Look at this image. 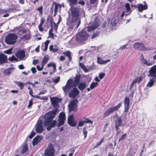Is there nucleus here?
Listing matches in <instances>:
<instances>
[{
	"label": "nucleus",
	"mask_w": 156,
	"mask_h": 156,
	"mask_svg": "<svg viewBox=\"0 0 156 156\" xmlns=\"http://www.w3.org/2000/svg\"><path fill=\"white\" fill-rule=\"evenodd\" d=\"M55 111H50L45 114L42 118H40L37 121L36 125V131L38 133H41L44 129L43 122H44L45 126L48 130H50L51 128L55 126L56 123L55 120L52 121L53 119L55 117Z\"/></svg>",
	"instance_id": "obj_1"
},
{
	"label": "nucleus",
	"mask_w": 156,
	"mask_h": 156,
	"mask_svg": "<svg viewBox=\"0 0 156 156\" xmlns=\"http://www.w3.org/2000/svg\"><path fill=\"white\" fill-rule=\"evenodd\" d=\"M99 26L98 23L96 21H94L91 26H89L87 28H84L76 35V40L79 42H82L86 41L89 36L90 32L95 30Z\"/></svg>",
	"instance_id": "obj_2"
},
{
	"label": "nucleus",
	"mask_w": 156,
	"mask_h": 156,
	"mask_svg": "<svg viewBox=\"0 0 156 156\" xmlns=\"http://www.w3.org/2000/svg\"><path fill=\"white\" fill-rule=\"evenodd\" d=\"M77 86L70 85L66 83L65 86H63L62 89L65 94H69V97L72 98L76 97L79 93V91L76 88Z\"/></svg>",
	"instance_id": "obj_3"
},
{
	"label": "nucleus",
	"mask_w": 156,
	"mask_h": 156,
	"mask_svg": "<svg viewBox=\"0 0 156 156\" xmlns=\"http://www.w3.org/2000/svg\"><path fill=\"white\" fill-rule=\"evenodd\" d=\"M17 38V36L16 34H11L6 37L5 41L8 44H13L16 42Z\"/></svg>",
	"instance_id": "obj_4"
},
{
	"label": "nucleus",
	"mask_w": 156,
	"mask_h": 156,
	"mask_svg": "<svg viewBox=\"0 0 156 156\" xmlns=\"http://www.w3.org/2000/svg\"><path fill=\"white\" fill-rule=\"evenodd\" d=\"M121 106V103L118 104L116 106H112L109 108L103 114V116L105 117L112 113L118 110Z\"/></svg>",
	"instance_id": "obj_5"
},
{
	"label": "nucleus",
	"mask_w": 156,
	"mask_h": 156,
	"mask_svg": "<svg viewBox=\"0 0 156 156\" xmlns=\"http://www.w3.org/2000/svg\"><path fill=\"white\" fill-rule=\"evenodd\" d=\"M55 150L53 145L50 144L45 151L44 155L45 156H55Z\"/></svg>",
	"instance_id": "obj_6"
},
{
	"label": "nucleus",
	"mask_w": 156,
	"mask_h": 156,
	"mask_svg": "<svg viewBox=\"0 0 156 156\" xmlns=\"http://www.w3.org/2000/svg\"><path fill=\"white\" fill-rule=\"evenodd\" d=\"M70 11L72 16L75 20L79 16V9L72 6L70 8Z\"/></svg>",
	"instance_id": "obj_7"
},
{
	"label": "nucleus",
	"mask_w": 156,
	"mask_h": 156,
	"mask_svg": "<svg viewBox=\"0 0 156 156\" xmlns=\"http://www.w3.org/2000/svg\"><path fill=\"white\" fill-rule=\"evenodd\" d=\"M80 79V76H77L75 77L74 80L69 79L67 81L66 83L70 85H73L74 86H77L79 83Z\"/></svg>",
	"instance_id": "obj_8"
},
{
	"label": "nucleus",
	"mask_w": 156,
	"mask_h": 156,
	"mask_svg": "<svg viewBox=\"0 0 156 156\" xmlns=\"http://www.w3.org/2000/svg\"><path fill=\"white\" fill-rule=\"evenodd\" d=\"M65 120V114L64 112H62L59 114L58 119L59 123L57 125V126H60L63 125Z\"/></svg>",
	"instance_id": "obj_9"
},
{
	"label": "nucleus",
	"mask_w": 156,
	"mask_h": 156,
	"mask_svg": "<svg viewBox=\"0 0 156 156\" xmlns=\"http://www.w3.org/2000/svg\"><path fill=\"white\" fill-rule=\"evenodd\" d=\"M115 127L117 131H118L119 127L121 126L122 120L120 117L117 116L115 119Z\"/></svg>",
	"instance_id": "obj_10"
},
{
	"label": "nucleus",
	"mask_w": 156,
	"mask_h": 156,
	"mask_svg": "<svg viewBox=\"0 0 156 156\" xmlns=\"http://www.w3.org/2000/svg\"><path fill=\"white\" fill-rule=\"evenodd\" d=\"M43 137L42 136H37L33 140L32 144L33 146H35L40 142L42 139Z\"/></svg>",
	"instance_id": "obj_11"
},
{
	"label": "nucleus",
	"mask_w": 156,
	"mask_h": 156,
	"mask_svg": "<svg viewBox=\"0 0 156 156\" xmlns=\"http://www.w3.org/2000/svg\"><path fill=\"white\" fill-rule=\"evenodd\" d=\"M133 47L136 50H144L145 49V48L143 44L138 42L135 43L133 45Z\"/></svg>",
	"instance_id": "obj_12"
},
{
	"label": "nucleus",
	"mask_w": 156,
	"mask_h": 156,
	"mask_svg": "<svg viewBox=\"0 0 156 156\" xmlns=\"http://www.w3.org/2000/svg\"><path fill=\"white\" fill-rule=\"evenodd\" d=\"M129 98L126 97L124 99V105L125 107L124 112H127L129 108Z\"/></svg>",
	"instance_id": "obj_13"
},
{
	"label": "nucleus",
	"mask_w": 156,
	"mask_h": 156,
	"mask_svg": "<svg viewBox=\"0 0 156 156\" xmlns=\"http://www.w3.org/2000/svg\"><path fill=\"white\" fill-rule=\"evenodd\" d=\"M76 102L73 100L71 101L69 105V108L70 111H75L76 110Z\"/></svg>",
	"instance_id": "obj_14"
},
{
	"label": "nucleus",
	"mask_w": 156,
	"mask_h": 156,
	"mask_svg": "<svg viewBox=\"0 0 156 156\" xmlns=\"http://www.w3.org/2000/svg\"><path fill=\"white\" fill-rule=\"evenodd\" d=\"M7 56L3 53L0 54V64L7 62Z\"/></svg>",
	"instance_id": "obj_15"
},
{
	"label": "nucleus",
	"mask_w": 156,
	"mask_h": 156,
	"mask_svg": "<svg viewBox=\"0 0 156 156\" xmlns=\"http://www.w3.org/2000/svg\"><path fill=\"white\" fill-rule=\"evenodd\" d=\"M50 100L52 104L55 106H57L58 103L61 101L60 99L55 97L51 98Z\"/></svg>",
	"instance_id": "obj_16"
},
{
	"label": "nucleus",
	"mask_w": 156,
	"mask_h": 156,
	"mask_svg": "<svg viewBox=\"0 0 156 156\" xmlns=\"http://www.w3.org/2000/svg\"><path fill=\"white\" fill-rule=\"evenodd\" d=\"M16 55L18 58L22 59L25 56V52L23 51H18L16 54Z\"/></svg>",
	"instance_id": "obj_17"
},
{
	"label": "nucleus",
	"mask_w": 156,
	"mask_h": 156,
	"mask_svg": "<svg viewBox=\"0 0 156 156\" xmlns=\"http://www.w3.org/2000/svg\"><path fill=\"white\" fill-rule=\"evenodd\" d=\"M140 58L141 61L144 64L148 66H151V63L149 62V61H147L146 59L144 58V55L143 54H141L140 55Z\"/></svg>",
	"instance_id": "obj_18"
},
{
	"label": "nucleus",
	"mask_w": 156,
	"mask_h": 156,
	"mask_svg": "<svg viewBox=\"0 0 156 156\" xmlns=\"http://www.w3.org/2000/svg\"><path fill=\"white\" fill-rule=\"evenodd\" d=\"M110 59H108L106 60H104L100 57L97 58V62L100 64L103 65L106 64L107 63L110 62Z\"/></svg>",
	"instance_id": "obj_19"
},
{
	"label": "nucleus",
	"mask_w": 156,
	"mask_h": 156,
	"mask_svg": "<svg viewBox=\"0 0 156 156\" xmlns=\"http://www.w3.org/2000/svg\"><path fill=\"white\" fill-rule=\"evenodd\" d=\"M156 72V66H153L150 70L149 71V74L148 76H155Z\"/></svg>",
	"instance_id": "obj_20"
},
{
	"label": "nucleus",
	"mask_w": 156,
	"mask_h": 156,
	"mask_svg": "<svg viewBox=\"0 0 156 156\" xmlns=\"http://www.w3.org/2000/svg\"><path fill=\"white\" fill-rule=\"evenodd\" d=\"M137 8L139 12H142L144 10L147 9V6L145 5H143L142 4H139L137 5Z\"/></svg>",
	"instance_id": "obj_21"
},
{
	"label": "nucleus",
	"mask_w": 156,
	"mask_h": 156,
	"mask_svg": "<svg viewBox=\"0 0 156 156\" xmlns=\"http://www.w3.org/2000/svg\"><path fill=\"white\" fill-rule=\"evenodd\" d=\"M50 41L48 40L45 42L44 44H42L41 48L43 51H46L47 50L48 45Z\"/></svg>",
	"instance_id": "obj_22"
},
{
	"label": "nucleus",
	"mask_w": 156,
	"mask_h": 156,
	"mask_svg": "<svg viewBox=\"0 0 156 156\" xmlns=\"http://www.w3.org/2000/svg\"><path fill=\"white\" fill-rule=\"evenodd\" d=\"M126 9V11L125 12V14L126 15H129L131 12L130 5L129 3H127L125 5Z\"/></svg>",
	"instance_id": "obj_23"
},
{
	"label": "nucleus",
	"mask_w": 156,
	"mask_h": 156,
	"mask_svg": "<svg viewBox=\"0 0 156 156\" xmlns=\"http://www.w3.org/2000/svg\"><path fill=\"white\" fill-rule=\"evenodd\" d=\"M155 80V77H153L152 79H150V81H148L147 85V87H152L154 83Z\"/></svg>",
	"instance_id": "obj_24"
},
{
	"label": "nucleus",
	"mask_w": 156,
	"mask_h": 156,
	"mask_svg": "<svg viewBox=\"0 0 156 156\" xmlns=\"http://www.w3.org/2000/svg\"><path fill=\"white\" fill-rule=\"evenodd\" d=\"M98 85V83H97L93 82L91 83L90 88H87V90L88 91H89L90 90H92L95 87L97 86Z\"/></svg>",
	"instance_id": "obj_25"
},
{
	"label": "nucleus",
	"mask_w": 156,
	"mask_h": 156,
	"mask_svg": "<svg viewBox=\"0 0 156 156\" xmlns=\"http://www.w3.org/2000/svg\"><path fill=\"white\" fill-rule=\"evenodd\" d=\"M14 69V68L13 67L8 68L5 70L4 73L6 75H9Z\"/></svg>",
	"instance_id": "obj_26"
},
{
	"label": "nucleus",
	"mask_w": 156,
	"mask_h": 156,
	"mask_svg": "<svg viewBox=\"0 0 156 156\" xmlns=\"http://www.w3.org/2000/svg\"><path fill=\"white\" fill-rule=\"evenodd\" d=\"M86 87V83H79L78 88L81 90H83Z\"/></svg>",
	"instance_id": "obj_27"
},
{
	"label": "nucleus",
	"mask_w": 156,
	"mask_h": 156,
	"mask_svg": "<svg viewBox=\"0 0 156 156\" xmlns=\"http://www.w3.org/2000/svg\"><path fill=\"white\" fill-rule=\"evenodd\" d=\"M49 58L47 56H45L43 58L42 61L41 62V65L44 66L48 62Z\"/></svg>",
	"instance_id": "obj_28"
},
{
	"label": "nucleus",
	"mask_w": 156,
	"mask_h": 156,
	"mask_svg": "<svg viewBox=\"0 0 156 156\" xmlns=\"http://www.w3.org/2000/svg\"><path fill=\"white\" fill-rule=\"evenodd\" d=\"M47 66L48 67H50L51 66H52L54 69L53 73H54L56 71V66L55 63L54 62L50 63L47 65Z\"/></svg>",
	"instance_id": "obj_29"
},
{
	"label": "nucleus",
	"mask_w": 156,
	"mask_h": 156,
	"mask_svg": "<svg viewBox=\"0 0 156 156\" xmlns=\"http://www.w3.org/2000/svg\"><path fill=\"white\" fill-rule=\"evenodd\" d=\"M80 66L82 69L85 72H89V70L85 67L84 65L82 63H80Z\"/></svg>",
	"instance_id": "obj_30"
},
{
	"label": "nucleus",
	"mask_w": 156,
	"mask_h": 156,
	"mask_svg": "<svg viewBox=\"0 0 156 156\" xmlns=\"http://www.w3.org/2000/svg\"><path fill=\"white\" fill-rule=\"evenodd\" d=\"M22 150L21 151V153L23 154L26 152L28 149V147L27 145L25 144L22 147Z\"/></svg>",
	"instance_id": "obj_31"
},
{
	"label": "nucleus",
	"mask_w": 156,
	"mask_h": 156,
	"mask_svg": "<svg viewBox=\"0 0 156 156\" xmlns=\"http://www.w3.org/2000/svg\"><path fill=\"white\" fill-rule=\"evenodd\" d=\"M68 1L70 6H71L72 5H75L77 2V0H68Z\"/></svg>",
	"instance_id": "obj_32"
},
{
	"label": "nucleus",
	"mask_w": 156,
	"mask_h": 156,
	"mask_svg": "<svg viewBox=\"0 0 156 156\" xmlns=\"http://www.w3.org/2000/svg\"><path fill=\"white\" fill-rule=\"evenodd\" d=\"M63 54L68 57L69 58V60H70L71 58V53L69 51H66L64 52L63 53Z\"/></svg>",
	"instance_id": "obj_33"
},
{
	"label": "nucleus",
	"mask_w": 156,
	"mask_h": 156,
	"mask_svg": "<svg viewBox=\"0 0 156 156\" xmlns=\"http://www.w3.org/2000/svg\"><path fill=\"white\" fill-rule=\"evenodd\" d=\"M17 85L19 86L21 89H22L23 88V87L24 85L25 84V83H23L22 82H17L16 83Z\"/></svg>",
	"instance_id": "obj_34"
},
{
	"label": "nucleus",
	"mask_w": 156,
	"mask_h": 156,
	"mask_svg": "<svg viewBox=\"0 0 156 156\" xmlns=\"http://www.w3.org/2000/svg\"><path fill=\"white\" fill-rule=\"evenodd\" d=\"M61 5H60L59 4L56 3L55 4V10H54V11H55V13L57 12L58 9V7H59V8H61Z\"/></svg>",
	"instance_id": "obj_35"
},
{
	"label": "nucleus",
	"mask_w": 156,
	"mask_h": 156,
	"mask_svg": "<svg viewBox=\"0 0 156 156\" xmlns=\"http://www.w3.org/2000/svg\"><path fill=\"white\" fill-rule=\"evenodd\" d=\"M69 125L72 126H75L76 125L77 122L74 120L68 122Z\"/></svg>",
	"instance_id": "obj_36"
},
{
	"label": "nucleus",
	"mask_w": 156,
	"mask_h": 156,
	"mask_svg": "<svg viewBox=\"0 0 156 156\" xmlns=\"http://www.w3.org/2000/svg\"><path fill=\"white\" fill-rule=\"evenodd\" d=\"M83 133L84 135V139H85L87 135V132L85 127H84L83 129Z\"/></svg>",
	"instance_id": "obj_37"
},
{
	"label": "nucleus",
	"mask_w": 156,
	"mask_h": 156,
	"mask_svg": "<svg viewBox=\"0 0 156 156\" xmlns=\"http://www.w3.org/2000/svg\"><path fill=\"white\" fill-rule=\"evenodd\" d=\"M71 20L72 19L69 18V20H68L67 22V24L69 25L71 24L72 26H73L74 24H72V23H74L75 22V20H73L72 21Z\"/></svg>",
	"instance_id": "obj_38"
},
{
	"label": "nucleus",
	"mask_w": 156,
	"mask_h": 156,
	"mask_svg": "<svg viewBox=\"0 0 156 156\" xmlns=\"http://www.w3.org/2000/svg\"><path fill=\"white\" fill-rule=\"evenodd\" d=\"M49 49L51 51H52L54 52H56L58 50L57 49L54 48L53 46L52 45H51L50 46Z\"/></svg>",
	"instance_id": "obj_39"
},
{
	"label": "nucleus",
	"mask_w": 156,
	"mask_h": 156,
	"mask_svg": "<svg viewBox=\"0 0 156 156\" xmlns=\"http://www.w3.org/2000/svg\"><path fill=\"white\" fill-rule=\"evenodd\" d=\"M104 141V139L102 138L101 139L99 142L97 143L96 144V146H94V148H96L98 147V146H100L102 143Z\"/></svg>",
	"instance_id": "obj_40"
},
{
	"label": "nucleus",
	"mask_w": 156,
	"mask_h": 156,
	"mask_svg": "<svg viewBox=\"0 0 156 156\" xmlns=\"http://www.w3.org/2000/svg\"><path fill=\"white\" fill-rule=\"evenodd\" d=\"M37 10L39 12V13L42 15L43 14V7L42 6H41L37 9Z\"/></svg>",
	"instance_id": "obj_41"
},
{
	"label": "nucleus",
	"mask_w": 156,
	"mask_h": 156,
	"mask_svg": "<svg viewBox=\"0 0 156 156\" xmlns=\"http://www.w3.org/2000/svg\"><path fill=\"white\" fill-rule=\"evenodd\" d=\"M135 79L136 80V81L137 82V83H139L141 82L142 80V78L141 76L137 77Z\"/></svg>",
	"instance_id": "obj_42"
},
{
	"label": "nucleus",
	"mask_w": 156,
	"mask_h": 156,
	"mask_svg": "<svg viewBox=\"0 0 156 156\" xmlns=\"http://www.w3.org/2000/svg\"><path fill=\"white\" fill-rule=\"evenodd\" d=\"M44 66L43 65H41L40 66L39 65H37V69L39 71H41L43 70L44 68Z\"/></svg>",
	"instance_id": "obj_43"
},
{
	"label": "nucleus",
	"mask_w": 156,
	"mask_h": 156,
	"mask_svg": "<svg viewBox=\"0 0 156 156\" xmlns=\"http://www.w3.org/2000/svg\"><path fill=\"white\" fill-rule=\"evenodd\" d=\"M74 120V117L73 115H71L69 116L68 119V123Z\"/></svg>",
	"instance_id": "obj_44"
},
{
	"label": "nucleus",
	"mask_w": 156,
	"mask_h": 156,
	"mask_svg": "<svg viewBox=\"0 0 156 156\" xmlns=\"http://www.w3.org/2000/svg\"><path fill=\"white\" fill-rule=\"evenodd\" d=\"M22 38L23 40H28L30 39V36L29 35H27L23 36Z\"/></svg>",
	"instance_id": "obj_45"
},
{
	"label": "nucleus",
	"mask_w": 156,
	"mask_h": 156,
	"mask_svg": "<svg viewBox=\"0 0 156 156\" xmlns=\"http://www.w3.org/2000/svg\"><path fill=\"white\" fill-rule=\"evenodd\" d=\"M126 136V134H124L123 135L121 138L119 139V142L120 141H123Z\"/></svg>",
	"instance_id": "obj_46"
},
{
	"label": "nucleus",
	"mask_w": 156,
	"mask_h": 156,
	"mask_svg": "<svg viewBox=\"0 0 156 156\" xmlns=\"http://www.w3.org/2000/svg\"><path fill=\"white\" fill-rule=\"evenodd\" d=\"M35 97H36V98H37L40 99L41 100H48V98L46 97L42 98L39 96H35Z\"/></svg>",
	"instance_id": "obj_47"
},
{
	"label": "nucleus",
	"mask_w": 156,
	"mask_h": 156,
	"mask_svg": "<svg viewBox=\"0 0 156 156\" xmlns=\"http://www.w3.org/2000/svg\"><path fill=\"white\" fill-rule=\"evenodd\" d=\"M12 48H11L5 51H4V52L5 53H6L7 54H10L11 53L12 51Z\"/></svg>",
	"instance_id": "obj_48"
},
{
	"label": "nucleus",
	"mask_w": 156,
	"mask_h": 156,
	"mask_svg": "<svg viewBox=\"0 0 156 156\" xmlns=\"http://www.w3.org/2000/svg\"><path fill=\"white\" fill-rule=\"evenodd\" d=\"M9 59L11 61H16L17 60V59L14 56H12L11 57L9 58Z\"/></svg>",
	"instance_id": "obj_49"
},
{
	"label": "nucleus",
	"mask_w": 156,
	"mask_h": 156,
	"mask_svg": "<svg viewBox=\"0 0 156 156\" xmlns=\"http://www.w3.org/2000/svg\"><path fill=\"white\" fill-rule=\"evenodd\" d=\"M84 122L85 123H90L91 124H92L93 123V122L88 119H86Z\"/></svg>",
	"instance_id": "obj_50"
},
{
	"label": "nucleus",
	"mask_w": 156,
	"mask_h": 156,
	"mask_svg": "<svg viewBox=\"0 0 156 156\" xmlns=\"http://www.w3.org/2000/svg\"><path fill=\"white\" fill-rule=\"evenodd\" d=\"M105 74L104 73H101L99 75V77L100 79H102L105 76Z\"/></svg>",
	"instance_id": "obj_51"
},
{
	"label": "nucleus",
	"mask_w": 156,
	"mask_h": 156,
	"mask_svg": "<svg viewBox=\"0 0 156 156\" xmlns=\"http://www.w3.org/2000/svg\"><path fill=\"white\" fill-rule=\"evenodd\" d=\"M84 123H85L84 121H80L79 122L78 126H82L83 125Z\"/></svg>",
	"instance_id": "obj_52"
},
{
	"label": "nucleus",
	"mask_w": 156,
	"mask_h": 156,
	"mask_svg": "<svg viewBox=\"0 0 156 156\" xmlns=\"http://www.w3.org/2000/svg\"><path fill=\"white\" fill-rule=\"evenodd\" d=\"M59 80H60V77H58L55 79H53V81L54 83H57L59 82Z\"/></svg>",
	"instance_id": "obj_53"
},
{
	"label": "nucleus",
	"mask_w": 156,
	"mask_h": 156,
	"mask_svg": "<svg viewBox=\"0 0 156 156\" xmlns=\"http://www.w3.org/2000/svg\"><path fill=\"white\" fill-rule=\"evenodd\" d=\"M33 104V102L32 100H30L29 101L28 105L27 106V108H29L31 107Z\"/></svg>",
	"instance_id": "obj_54"
},
{
	"label": "nucleus",
	"mask_w": 156,
	"mask_h": 156,
	"mask_svg": "<svg viewBox=\"0 0 156 156\" xmlns=\"http://www.w3.org/2000/svg\"><path fill=\"white\" fill-rule=\"evenodd\" d=\"M136 83H137V82H136V81L135 79L132 82L130 86V88H132L133 86Z\"/></svg>",
	"instance_id": "obj_55"
},
{
	"label": "nucleus",
	"mask_w": 156,
	"mask_h": 156,
	"mask_svg": "<svg viewBox=\"0 0 156 156\" xmlns=\"http://www.w3.org/2000/svg\"><path fill=\"white\" fill-rule=\"evenodd\" d=\"M28 89L29 90V94L32 96L33 97L32 95L33 94V90L32 89L30 88V87H28Z\"/></svg>",
	"instance_id": "obj_56"
},
{
	"label": "nucleus",
	"mask_w": 156,
	"mask_h": 156,
	"mask_svg": "<svg viewBox=\"0 0 156 156\" xmlns=\"http://www.w3.org/2000/svg\"><path fill=\"white\" fill-rule=\"evenodd\" d=\"M31 70L33 74L35 73L36 72V70L35 67H32L31 69Z\"/></svg>",
	"instance_id": "obj_57"
},
{
	"label": "nucleus",
	"mask_w": 156,
	"mask_h": 156,
	"mask_svg": "<svg viewBox=\"0 0 156 156\" xmlns=\"http://www.w3.org/2000/svg\"><path fill=\"white\" fill-rule=\"evenodd\" d=\"M128 44L124 45L122 46H121L119 48L120 50H123L124 49L126 48V46Z\"/></svg>",
	"instance_id": "obj_58"
},
{
	"label": "nucleus",
	"mask_w": 156,
	"mask_h": 156,
	"mask_svg": "<svg viewBox=\"0 0 156 156\" xmlns=\"http://www.w3.org/2000/svg\"><path fill=\"white\" fill-rule=\"evenodd\" d=\"M98 34L97 33H94L91 36V38H95L98 35Z\"/></svg>",
	"instance_id": "obj_59"
},
{
	"label": "nucleus",
	"mask_w": 156,
	"mask_h": 156,
	"mask_svg": "<svg viewBox=\"0 0 156 156\" xmlns=\"http://www.w3.org/2000/svg\"><path fill=\"white\" fill-rule=\"evenodd\" d=\"M98 0H90V2L91 4H94L98 2Z\"/></svg>",
	"instance_id": "obj_60"
},
{
	"label": "nucleus",
	"mask_w": 156,
	"mask_h": 156,
	"mask_svg": "<svg viewBox=\"0 0 156 156\" xmlns=\"http://www.w3.org/2000/svg\"><path fill=\"white\" fill-rule=\"evenodd\" d=\"M78 4L83 5L85 4V2L83 1H81L78 2Z\"/></svg>",
	"instance_id": "obj_61"
},
{
	"label": "nucleus",
	"mask_w": 156,
	"mask_h": 156,
	"mask_svg": "<svg viewBox=\"0 0 156 156\" xmlns=\"http://www.w3.org/2000/svg\"><path fill=\"white\" fill-rule=\"evenodd\" d=\"M38 63H39V61L38 60H34L33 62V64L35 65Z\"/></svg>",
	"instance_id": "obj_62"
},
{
	"label": "nucleus",
	"mask_w": 156,
	"mask_h": 156,
	"mask_svg": "<svg viewBox=\"0 0 156 156\" xmlns=\"http://www.w3.org/2000/svg\"><path fill=\"white\" fill-rule=\"evenodd\" d=\"M46 92V90H44L43 91L40 92L39 93V95L43 94H45Z\"/></svg>",
	"instance_id": "obj_63"
},
{
	"label": "nucleus",
	"mask_w": 156,
	"mask_h": 156,
	"mask_svg": "<svg viewBox=\"0 0 156 156\" xmlns=\"http://www.w3.org/2000/svg\"><path fill=\"white\" fill-rule=\"evenodd\" d=\"M153 53L155 54L153 56V59L156 60V51H154Z\"/></svg>",
	"instance_id": "obj_64"
}]
</instances>
